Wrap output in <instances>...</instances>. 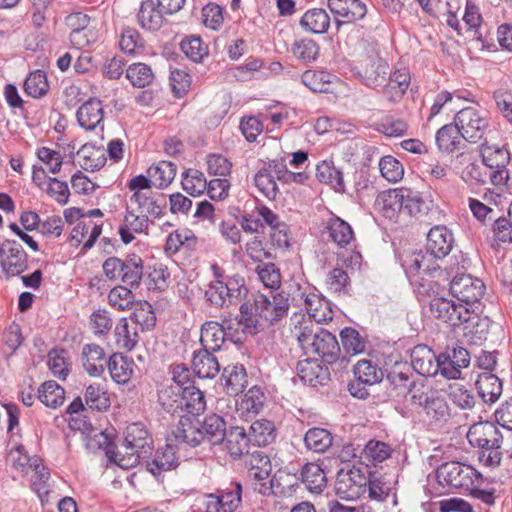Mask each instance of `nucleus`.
<instances>
[{"label":"nucleus","instance_id":"nucleus-1","mask_svg":"<svg viewBox=\"0 0 512 512\" xmlns=\"http://www.w3.org/2000/svg\"><path fill=\"white\" fill-rule=\"evenodd\" d=\"M214 279L205 290V299L213 307L224 308L238 304L247 294L248 289L242 276H226L214 265Z\"/></svg>","mask_w":512,"mask_h":512},{"label":"nucleus","instance_id":"nucleus-2","mask_svg":"<svg viewBox=\"0 0 512 512\" xmlns=\"http://www.w3.org/2000/svg\"><path fill=\"white\" fill-rule=\"evenodd\" d=\"M312 321H303L299 326H295L293 333L299 346L307 355H319L327 361L335 359L340 351L336 337L317 327L313 329Z\"/></svg>","mask_w":512,"mask_h":512},{"label":"nucleus","instance_id":"nucleus-3","mask_svg":"<svg viewBox=\"0 0 512 512\" xmlns=\"http://www.w3.org/2000/svg\"><path fill=\"white\" fill-rule=\"evenodd\" d=\"M436 477L441 486L461 493H468L475 485L484 482L482 474L474 467L457 461L441 464L436 470Z\"/></svg>","mask_w":512,"mask_h":512},{"label":"nucleus","instance_id":"nucleus-4","mask_svg":"<svg viewBox=\"0 0 512 512\" xmlns=\"http://www.w3.org/2000/svg\"><path fill=\"white\" fill-rule=\"evenodd\" d=\"M291 302L307 312L308 321L326 323L333 319L334 311L331 303L315 287L306 284L297 285L291 293Z\"/></svg>","mask_w":512,"mask_h":512},{"label":"nucleus","instance_id":"nucleus-5","mask_svg":"<svg viewBox=\"0 0 512 512\" xmlns=\"http://www.w3.org/2000/svg\"><path fill=\"white\" fill-rule=\"evenodd\" d=\"M122 449L127 457L119 460L121 467H133L141 458L146 457L152 449V440L142 423H132L127 426Z\"/></svg>","mask_w":512,"mask_h":512},{"label":"nucleus","instance_id":"nucleus-6","mask_svg":"<svg viewBox=\"0 0 512 512\" xmlns=\"http://www.w3.org/2000/svg\"><path fill=\"white\" fill-rule=\"evenodd\" d=\"M368 481L367 465H345L337 473L335 492L341 499L355 500L366 492Z\"/></svg>","mask_w":512,"mask_h":512},{"label":"nucleus","instance_id":"nucleus-7","mask_svg":"<svg viewBox=\"0 0 512 512\" xmlns=\"http://www.w3.org/2000/svg\"><path fill=\"white\" fill-rule=\"evenodd\" d=\"M241 495V484L232 483L226 490L199 497L198 512H241Z\"/></svg>","mask_w":512,"mask_h":512},{"label":"nucleus","instance_id":"nucleus-8","mask_svg":"<svg viewBox=\"0 0 512 512\" xmlns=\"http://www.w3.org/2000/svg\"><path fill=\"white\" fill-rule=\"evenodd\" d=\"M485 285L479 278L471 275H456L450 282L449 291L451 295L464 306L477 309L479 301L485 293Z\"/></svg>","mask_w":512,"mask_h":512},{"label":"nucleus","instance_id":"nucleus-9","mask_svg":"<svg viewBox=\"0 0 512 512\" xmlns=\"http://www.w3.org/2000/svg\"><path fill=\"white\" fill-rule=\"evenodd\" d=\"M454 121L461 130L464 140L471 143L480 141L489 127L486 114L474 107L461 109L455 115Z\"/></svg>","mask_w":512,"mask_h":512},{"label":"nucleus","instance_id":"nucleus-10","mask_svg":"<svg viewBox=\"0 0 512 512\" xmlns=\"http://www.w3.org/2000/svg\"><path fill=\"white\" fill-rule=\"evenodd\" d=\"M289 298L284 292L259 294L254 300V309L261 319L273 324L287 316L289 310Z\"/></svg>","mask_w":512,"mask_h":512},{"label":"nucleus","instance_id":"nucleus-11","mask_svg":"<svg viewBox=\"0 0 512 512\" xmlns=\"http://www.w3.org/2000/svg\"><path fill=\"white\" fill-rule=\"evenodd\" d=\"M434 317L456 328L468 321L471 308L444 297H435L430 303Z\"/></svg>","mask_w":512,"mask_h":512},{"label":"nucleus","instance_id":"nucleus-12","mask_svg":"<svg viewBox=\"0 0 512 512\" xmlns=\"http://www.w3.org/2000/svg\"><path fill=\"white\" fill-rule=\"evenodd\" d=\"M353 373L357 382L349 384V391L353 397L359 399H365L368 396L365 386H372L383 379L382 369L370 360L358 361Z\"/></svg>","mask_w":512,"mask_h":512},{"label":"nucleus","instance_id":"nucleus-13","mask_svg":"<svg viewBox=\"0 0 512 512\" xmlns=\"http://www.w3.org/2000/svg\"><path fill=\"white\" fill-rule=\"evenodd\" d=\"M1 269L6 277H15L28 268V256L17 241H4L2 252Z\"/></svg>","mask_w":512,"mask_h":512},{"label":"nucleus","instance_id":"nucleus-14","mask_svg":"<svg viewBox=\"0 0 512 512\" xmlns=\"http://www.w3.org/2000/svg\"><path fill=\"white\" fill-rule=\"evenodd\" d=\"M283 177H285V166L273 161L257 171L254 175V184L266 198L273 200L278 193L276 179L283 181Z\"/></svg>","mask_w":512,"mask_h":512},{"label":"nucleus","instance_id":"nucleus-15","mask_svg":"<svg viewBox=\"0 0 512 512\" xmlns=\"http://www.w3.org/2000/svg\"><path fill=\"white\" fill-rule=\"evenodd\" d=\"M438 258L432 255L431 251H414L407 254L402 260V266L405 274L411 283L417 282L415 277L423 272L426 274L432 273L438 269L436 260Z\"/></svg>","mask_w":512,"mask_h":512},{"label":"nucleus","instance_id":"nucleus-16","mask_svg":"<svg viewBox=\"0 0 512 512\" xmlns=\"http://www.w3.org/2000/svg\"><path fill=\"white\" fill-rule=\"evenodd\" d=\"M165 205V198L162 195H155L153 192L132 194L127 203L129 209L145 215L152 221L163 215Z\"/></svg>","mask_w":512,"mask_h":512},{"label":"nucleus","instance_id":"nucleus-17","mask_svg":"<svg viewBox=\"0 0 512 512\" xmlns=\"http://www.w3.org/2000/svg\"><path fill=\"white\" fill-rule=\"evenodd\" d=\"M76 117L79 125L87 130H104V110L102 101L98 98H89L77 110Z\"/></svg>","mask_w":512,"mask_h":512},{"label":"nucleus","instance_id":"nucleus-18","mask_svg":"<svg viewBox=\"0 0 512 512\" xmlns=\"http://www.w3.org/2000/svg\"><path fill=\"white\" fill-rule=\"evenodd\" d=\"M328 7L337 26L361 20L366 15V5L360 0H328Z\"/></svg>","mask_w":512,"mask_h":512},{"label":"nucleus","instance_id":"nucleus-19","mask_svg":"<svg viewBox=\"0 0 512 512\" xmlns=\"http://www.w3.org/2000/svg\"><path fill=\"white\" fill-rule=\"evenodd\" d=\"M386 65L382 64L376 52H373L368 58L361 63L360 67L355 69L357 75L363 83L370 87L376 88L385 79L387 74Z\"/></svg>","mask_w":512,"mask_h":512},{"label":"nucleus","instance_id":"nucleus-20","mask_svg":"<svg viewBox=\"0 0 512 512\" xmlns=\"http://www.w3.org/2000/svg\"><path fill=\"white\" fill-rule=\"evenodd\" d=\"M298 486V477L294 474L278 471L270 480L256 486V491L262 495H290Z\"/></svg>","mask_w":512,"mask_h":512},{"label":"nucleus","instance_id":"nucleus-21","mask_svg":"<svg viewBox=\"0 0 512 512\" xmlns=\"http://www.w3.org/2000/svg\"><path fill=\"white\" fill-rule=\"evenodd\" d=\"M81 363L84 370L92 377H100L107 366V356L98 344H86L82 348Z\"/></svg>","mask_w":512,"mask_h":512},{"label":"nucleus","instance_id":"nucleus-22","mask_svg":"<svg viewBox=\"0 0 512 512\" xmlns=\"http://www.w3.org/2000/svg\"><path fill=\"white\" fill-rule=\"evenodd\" d=\"M153 221L127 206L123 224L119 227V235L124 244L131 243L134 234H147L148 227Z\"/></svg>","mask_w":512,"mask_h":512},{"label":"nucleus","instance_id":"nucleus-23","mask_svg":"<svg viewBox=\"0 0 512 512\" xmlns=\"http://www.w3.org/2000/svg\"><path fill=\"white\" fill-rule=\"evenodd\" d=\"M167 441L185 443L192 447L198 446L203 441L201 428L188 417L180 418L178 424L172 429Z\"/></svg>","mask_w":512,"mask_h":512},{"label":"nucleus","instance_id":"nucleus-24","mask_svg":"<svg viewBox=\"0 0 512 512\" xmlns=\"http://www.w3.org/2000/svg\"><path fill=\"white\" fill-rule=\"evenodd\" d=\"M454 243L452 232L445 226H434L427 234L426 249L437 258L447 256Z\"/></svg>","mask_w":512,"mask_h":512},{"label":"nucleus","instance_id":"nucleus-25","mask_svg":"<svg viewBox=\"0 0 512 512\" xmlns=\"http://www.w3.org/2000/svg\"><path fill=\"white\" fill-rule=\"evenodd\" d=\"M147 470L155 477H159L163 472L170 471L178 466V457L176 456V446L167 441L164 447L157 449L154 457L147 462Z\"/></svg>","mask_w":512,"mask_h":512},{"label":"nucleus","instance_id":"nucleus-26","mask_svg":"<svg viewBox=\"0 0 512 512\" xmlns=\"http://www.w3.org/2000/svg\"><path fill=\"white\" fill-rule=\"evenodd\" d=\"M297 375L306 385L323 386L329 380L328 369L323 367L318 360L304 359L298 362Z\"/></svg>","mask_w":512,"mask_h":512},{"label":"nucleus","instance_id":"nucleus-27","mask_svg":"<svg viewBox=\"0 0 512 512\" xmlns=\"http://www.w3.org/2000/svg\"><path fill=\"white\" fill-rule=\"evenodd\" d=\"M437 355L427 345L419 344L411 351V365L422 376L433 377L437 375Z\"/></svg>","mask_w":512,"mask_h":512},{"label":"nucleus","instance_id":"nucleus-28","mask_svg":"<svg viewBox=\"0 0 512 512\" xmlns=\"http://www.w3.org/2000/svg\"><path fill=\"white\" fill-rule=\"evenodd\" d=\"M324 233L339 248L347 247L355 239L351 225L336 215H332L327 219Z\"/></svg>","mask_w":512,"mask_h":512},{"label":"nucleus","instance_id":"nucleus-29","mask_svg":"<svg viewBox=\"0 0 512 512\" xmlns=\"http://www.w3.org/2000/svg\"><path fill=\"white\" fill-rule=\"evenodd\" d=\"M172 380L174 385H170L162 389L159 393V400L168 410L174 409V405L168 401V398H171L172 396L178 397L182 389L191 386L189 370L183 365L174 366L172 370Z\"/></svg>","mask_w":512,"mask_h":512},{"label":"nucleus","instance_id":"nucleus-30","mask_svg":"<svg viewBox=\"0 0 512 512\" xmlns=\"http://www.w3.org/2000/svg\"><path fill=\"white\" fill-rule=\"evenodd\" d=\"M192 369L199 378L211 379L219 373L220 364L213 351L201 348L193 352Z\"/></svg>","mask_w":512,"mask_h":512},{"label":"nucleus","instance_id":"nucleus-31","mask_svg":"<svg viewBox=\"0 0 512 512\" xmlns=\"http://www.w3.org/2000/svg\"><path fill=\"white\" fill-rule=\"evenodd\" d=\"M250 443L251 439L245 429L235 426L226 431L222 444L232 458L238 459L249 452Z\"/></svg>","mask_w":512,"mask_h":512},{"label":"nucleus","instance_id":"nucleus-32","mask_svg":"<svg viewBox=\"0 0 512 512\" xmlns=\"http://www.w3.org/2000/svg\"><path fill=\"white\" fill-rule=\"evenodd\" d=\"M172 404H176V408L179 406L185 408V410L192 415H199L206 408V402L202 391L195 386L185 387L180 392L178 397H174Z\"/></svg>","mask_w":512,"mask_h":512},{"label":"nucleus","instance_id":"nucleus-33","mask_svg":"<svg viewBox=\"0 0 512 512\" xmlns=\"http://www.w3.org/2000/svg\"><path fill=\"white\" fill-rule=\"evenodd\" d=\"M164 14V11L158 9L152 0H145L139 7L137 22L141 28L147 31H157L164 24Z\"/></svg>","mask_w":512,"mask_h":512},{"label":"nucleus","instance_id":"nucleus-34","mask_svg":"<svg viewBox=\"0 0 512 512\" xmlns=\"http://www.w3.org/2000/svg\"><path fill=\"white\" fill-rule=\"evenodd\" d=\"M405 187L389 189L379 193L376 199L378 209L387 218H394L403 209Z\"/></svg>","mask_w":512,"mask_h":512},{"label":"nucleus","instance_id":"nucleus-35","mask_svg":"<svg viewBox=\"0 0 512 512\" xmlns=\"http://www.w3.org/2000/svg\"><path fill=\"white\" fill-rule=\"evenodd\" d=\"M490 439L493 443H502L503 436L497 426L489 421L473 424L467 432V440L471 446L482 445V442Z\"/></svg>","mask_w":512,"mask_h":512},{"label":"nucleus","instance_id":"nucleus-36","mask_svg":"<svg viewBox=\"0 0 512 512\" xmlns=\"http://www.w3.org/2000/svg\"><path fill=\"white\" fill-rule=\"evenodd\" d=\"M463 140L464 136L455 122L443 125L435 135L437 148L445 153H452L457 150Z\"/></svg>","mask_w":512,"mask_h":512},{"label":"nucleus","instance_id":"nucleus-37","mask_svg":"<svg viewBox=\"0 0 512 512\" xmlns=\"http://www.w3.org/2000/svg\"><path fill=\"white\" fill-rule=\"evenodd\" d=\"M476 387L483 402L495 403L502 394V381L491 372H483L476 380Z\"/></svg>","mask_w":512,"mask_h":512},{"label":"nucleus","instance_id":"nucleus-38","mask_svg":"<svg viewBox=\"0 0 512 512\" xmlns=\"http://www.w3.org/2000/svg\"><path fill=\"white\" fill-rule=\"evenodd\" d=\"M221 379L226 393L230 396H237L247 385V373L243 365H228L223 369Z\"/></svg>","mask_w":512,"mask_h":512},{"label":"nucleus","instance_id":"nucleus-39","mask_svg":"<svg viewBox=\"0 0 512 512\" xmlns=\"http://www.w3.org/2000/svg\"><path fill=\"white\" fill-rule=\"evenodd\" d=\"M107 368L115 383L126 384L133 375L134 362L122 354L114 353L108 360Z\"/></svg>","mask_w":512,"mask_h":512},{"label":"nucleus","instance_id":"nucleus-40","mask_svg":"<svg viewBox=\"0 0 512 512\" xmlns=\"http://www.w3.org/2000/svg\"><path fill=\"white\" fill-rule=\"evenodd\" d=\"M203 440L206 439L212 445L222 444L226 435V422L217 414L207 415L201 425Z\"/></svg>","mask_w":512,"mask_h":512},{"label":"nucleus","instance_id":"nucleus-41","mask_svg":"<svg viewBox=\"0 0 512 512\" xmlns=\"http://www.w3.org/2000/svg\"><path fill=\"white\" fill-rule=\"evenodd\" d=\"M225 341L224 327L216 321L205 322L201 327L200 343L202 348L218 351Z\"/></svg>","mask_w":512,"mask_h":512},{"label":"nucleus","instance_id":"nucleus-42","mask_svg":"<svg viewBox=\"0 0 512 512\" xmlns=\"http://www.w3.org/2000/svg\"><path fill=\"white\" fill-rule=\"evenodd\" d=\"M265 400L263 390L253 386L237 401L238 411L246 417L256 415L262 410Z\"/></svg>","mask_w":512,"mask_h":512},{"label":"nucleus","instance_id":"nucleus-43","mask_svg":"<svg viewBox=\"0 0 512 512\" xmlns=\"http://www.w3.org/2000/svg\"><path fill=\"white\" fill-rule=\"evenodd\" d=\"M410 84V76L406 71L396 70L392 73L388 83L384 86L383 96L392 103L399 101L407 91Z\"/></svg>","mask_w":512,"mask_h":512},{"label":"nucleus","instance_id":"nucleus-44","mask_svg":"<svg viewBox=\"0 0 512 512\" xmlns=\"http://www.w3.org/2000/svg\"><path fill=\"white\" fill-rule=\"evenodd\" d=\"M301 480L311 492L320 493L327 485V476L318 463H307L301 470Z\"/></svg>","mask_w":512,"mask_h":512},{"label":"nucleus","instance_id":"nucleus-45","mask_svg":"<svg viewBox=\"0 0 512 512\" xmlns=\"http://www.w3.org/2000/svg\"><path fill=\"white\" fill-rule=\"evenodd\" d=\"M483 165L490 169L505 168L510 161L509 152L497 145L484 142L480 146Z\"/></svg>","mask_w":512,"mask_h":512},{"label":"nucleus","instance_id":"nucleus-46","mask_svg":"<svg viewBox=\"0 0 512 512\" xmlns=\"http://www.w3.org/2000/svg\"><path fill=\"white\" fill-rule=\"evenodd\" d=\"M423 408L426 416L435 423L446 422L450 417L449 405L438 392L430 393Z\"/></svg>","mask_w":512,"mask_h":512},{"label":"nucleus","instance_id":"nucleus-47","mask_svg":"<svg viewBox=\"0 0 512 512\" xmlns=\"http://www.w3.org/2000/svg\"><path fill=\"white\" fill-rule=\"evenodd\" d=\"M114 336L120 349L131 351L138 343L136 325H130L126 318H121L115 326Z\"/></svg>","mask_w":512,"mask_h":512},{"label":"nucleus","instance_id":"nucleus-48","mask_svg":"<svg viewBox=\"0 0 512 512\" xmlns=\"http://www.w3.org/2000/svg\"><path fill=\"white\" fill-rule=\"evenodd\" d=\"M177 167L170 161H160L148 168V175L153 181V185L163 189L169 186L176 176Z\"/></svg>","mask_w":512,"mask_h":512},{"label":"nucleus","instance_id":"nucleus-49","mask_svg":"<svg viewBox=\"0 0 512 512\" xmlns=\"http://www.w3.org/2000/svg\"><path fill=\"white\" fill-rule=\"evenodd\" d=\"M300 23L307 31L315 34H321L328 30L330 17L325 10L314 8L304 13Z\"/></svg>","mask_w":512,"mask_h":512},{"label":"nucleus","instance_id":"nucleus-50","mask_svg":"<svg viewBox=\"0 0 512 512\" xmlns=\"http://www.w3.org/2000/svg\"><path fill=\"white\" fill-rule=\"evenodd\" d=\"M470 313L468 321L463 324L465 334H470L471 339L475 343L485 340L489 332L491 320L486 316H480L476 309H471Z\"/></svg>","mask_w":512,"mask_h":512},{"label":"nucleus","instance_id":"nucleus-51","mask_svg":"<svg viewBox=\"0 0 512 512\" xmlns=\"http://www.w3.org/2000/svg\"><path fill=\"white\" fill-rule=\"evenodd\" d=\"M121 281L130 287H138L143 276V260L132 254L123 259Z\"/></svg>","mask_w":512,"mask_h":512},{"label":"nucleus","instance_id":"nucleus-52","mask_svg":"<svg viewBox=\"0 0 512 512\" xmlns=\"http://www.w3.org/2000/svg\"><path fill=\"white\" fill-rule=\"evenodd\" d=\"M80 166L86 171L100 170L106 163L102 150L90 145H83L77 152Z\"/></svg>","mask_w":512,"mask_h":512},{"label":"nucleus","instance_id":"nucleus-53","mask_svg":"<svg viewBox=\"0 0 512 512\" xmlns=\"http://www.w3.org/2000/svg\"><path fill=\"white\" fill-rule=\"evenodd\" d=\"M38 399L46 407L56 409L64 403L65 391L55 381H46L38 389Z\"/></svg>","mask_w":512,"mask_h":512},{"label":"nucleus","instance_id":"nucleus-54","mask_svg":"<svg viewBox=\"0 0 512 512\" xmlns=\"http://www.w3.org/2000/svg\"><path fill=\"white\" fill-rule=\"evenodd\" d=\"M332 434L324 428L309 429L304 436V443L308 450L316 453L325 452L332 445Z\"/></svg>","mask_w":512,"mask_h":512},{"label":"nucleus","instance_id":"nucleus-55","mask_svg":"<svg viewBox=\"0 0 512 512\" xmlns=\"http://www.w3.org/2000/svg\"><path fill=\"white\" fill-rule=\"evenodd\" d=\"M316 177L320 182L331 185L335 191L344 190L343 174L332 162L319 163L316 167Z\"/></svg>","mask_w":512,"mask_h":512},{"label":"nucleus","instance_id":"nucleus-56","mask_svg":"<svg viewBox=\"0 0 512 512\" xmlns=\"http://www.w3.org/2000/svg\"><path fill=\"white\" fill-rule=\"evenodd\" d=\"M250 439L256 446H266L274 440V424L266 419H259L250 426Z\"/></svg>","mask_w":512,"mask_h":512},{"label":"nucleus","instance_id":"nucleus-57","mask_svg":"<svg viewBox=\"0 0 512 512\" xmlns=\"http://www.w3.org/2000/svg\"><path fill=\"white\" fill-rule=\"evenodd\" d=\"M332 74L325 71L307 70L301 76L302 83L313 92L326 93L330 90Z\"/></svg>","mask_w":512,"mask_h":512},{"label":"nucleus","instance_id":"nucleus-58","mask_svg":"<svg viewBox=\"0 0 512 512\" xmlns=\"http://www.w3.org/2000/svg\"><path fill=\"white\" fill-rule=\"evenodd\" d=\"M49 83L46 73L42 70L31 72L24 82V91L32 98H41L47 94Z\"/></svg>","mask_w":512,"mask_h":512},{"label":"nucleus","instance_id":"nucleus-59","mask_svg":"<svg viewBox=\"0 0 512 512\" xmlns=\"http://www.w3.org/2000/svg\"><path fill=\"white\" fill-rule=\"evenodd\" d=\"M448 394L451 401L462 410H471L476 404L473 391L460 383L450 384Z\"/></svg>","mask_w":512,"mask_h":512},{"label":"nucleus","instance_id":"nucleus-60","mask_svg":"<svg viewBox=\"0 0 512 512\" xmlns=\"http://www.w3.org/2000/svg\"><path fill=\"white\" fill-rule=\"evenodd\" d=\"M126 78L134 87L143 88L152 83L154 74L147 64L134 63L126 69Z\"/></svg>","mask_w":512,"mask_h":512},{"label":"nucleus","instance_id":"nucleus-61","mask_svg":"<svg viewBox=\"0 0 512 512\" xmlns=\"http://www.w3.org/2000/svg\"><path fill=\"white\" fill-rule=\"evenodd\" d=\"M392 483L382 475L372 474L369 470V481L367 483L368 497L371 500L384 501L392 492Z\"/></svg>","mask_w":512,"mask_h":512},{"label":"nucleus","instance_id":"nucleus-62","mask_svg":"<svg viewBox=\"0 0 512 512\" xmlns=\"http://www.w3.org/2000/svg\"><path fill=\"white\" fill-rule=\"evenodd\" d=\"M182 187L192 196L201 195L207 188L204 173L197 169H188L182 175Z\"/></svg>","mask_w":512,"mask_h":512},{"label":"nucleus","instance_id":"nucleus-63","mask_svg":"<svg viewBox=\"0 0 512 512\" xmlns=\"http://www.w3.org/2000/svg\"><path fill=\"white\" fill-rule=\"evenodd\" d=\"M502 443H491L490 439L482 442V445H477L476 447L479 449L478 459L479 461L487 467H497L502 460V451H501Z\"/></svg>","mask_w":512,"mask_h":512},{"label":"nucleus","instance_id":"nucleus-64","mask_svg":"<svg viewBox=\"0 0 512 512\" xmlns=\"http://www.w3.org/2000/svg\"><path fill=\"white\" fill-rule=\"evenodd\" d=\"M291 51L293 55L304 63H311L319 55V46L316 41L308 38L296 40Z\"/></svg>","mask_w":512,"mask_h":512}]
</instances>
